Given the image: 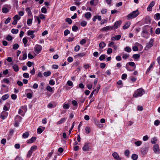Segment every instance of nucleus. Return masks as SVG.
Returning <instances> with one entry per match:
<instances>
[{
    "mask_svg": "<svg viewBox=\"0 0 160 160\" xmlns=\"http://www.w3.org/2000/svg\"><path fill=\"white\" fill-rule=\"evenodd\" d=\"M150 26L148 25H146L142 28L141 35L142 37L145 38H148L149 36V33L148 31L149 30V28Z\"/></svg>",
    "mask_w": 160,
    "mask_h": 160,
    "instance_id": "f257e3e1",
    "label": "nucleus"
},
{
    "mask_svg": "<svg viewBox=\"0 0 160 160\" xmlns=\"http://www.w3.org/2000/svg\"><path fill=\"white\" fill-rule=\"evenodd\" d=\"M139 14L138 10L137 9L136 11H133L130 13L127 16L128 20H130L136 17Z\"/></svg>",
    "mask_w": 160,
    "mask_h": 160,
    "instance_id": "f03ea898",
    "label": "nucleus"
},
{
    "mask_svg": "<svg viewBox=\"0 0 160 160\" xmlns=\"http://www.w3.org/2000/svg\"><path fill=\"white\" fill-rule=\"evenodd\" d=\"M144 91L143 89L139 88L135 91L133 96L134 98L141 97L144 93Z\"/></svg>",
    "mask_w": 160,
    "mask_h": 160,
    "instance_id": "7ed1b4c3",
    "label": "nucleus"
},
{
    "mask_svg": "<svg viewBox=\"0 0 160 160\" xmlns=\"http://www.w3.org/2000/svg\"><path fill=\"white\" fill-rule=\"evenodd\" d=\"M27 110L26 106H22L19 109L18 113L22 116H24L25 113Z\"/></svg>",
    "mask_w": 160,
    "mask_h": 160,
    "instance_id": "20e7f679",
    "label": "nucleus"
},
{
    "mask_svg": "<svg viewBox=\"0 0 160 160\" xmlns=\"http://www.w3.org/2000/svg\"><path fill=\"white\" fill-rule=\"evenodd\" d=\"M22 119V118L21 117L18 115H17L16 116L15 118V126L18 127V126L20 122Z\"/></svg>",
    "mask_w": 160,
    "mask_h": 160,
    "instance_id": "39448f33",
    "label": "nucleus"
},
{
    "mask_svg": "<svg viewBox=\"0 0 160 160\" xmlns=\"http://www.w3.org/2000/svg\"><path fill=\"white\" fill-rule=\"evenodd\" d=\"M154 42V39H151L150 42L149 43L147 44L146 46L145 49L146 50H148L150 48L152 47L153 45V42Z\"/></svg>",
    "mask_w": 160,
    "mask_h": 160,
    "instance_id": "423d86ee",
    "label": "nucleus"
},
{
    "mask_svg": "<svg viewBox=\"0 0 160 160\" xmlns=\"http://www.w3.org/2000/svg\"><path fill=\"white\" fill-rule=\"evenodd\" d=\"M42 49V46L38 44L36 45L34 48V51L37 54L39 53Z\"/></svg>",
    "mask_w": 160,
    "mask_h": 160,
    "instance_id": "0eeeda50",
    "label": "nucleus"
},
{
    "mask_svg": "<svg viewBox=\"0 0 160 160\" xmlns=\"http://www.w3.org/2000/svg\"><path fill=\"white\" fill-rule=\"evenodd\" d=\"M153 149L154 152L155 153H159L160 151L159 146L157 144H155L153 147Z\"/></svg>",
    "mask_w": 160,
    "mask_h": 160,
    "instance_id": "6e6552de",
    "label": "nucleus"
},
{
    "mask_svg": "<svg viewBox=\"0 0 160 160\" xmlns=\"http://www.w3.org/2000/svg\"><path fill=\"white\" fill-rule=\"evenodd\" d=\"M8 113L5 111H3L1 113L0 118L2 120H4L8 116Z\"/></svg>",
    "mask_w": 160,
    "mask_h": 160,
    "instance_id": "1a4fd4ad",
    "label": "nucleus"
},
{
    "mask_svg": "<svg viewBox=\"0 0 160 160\" xmlns=\"http://www.w3.org/2000/svg\"><path fill=\"white\" fill-rule=\"evenodd\" d=\"M35 32V31L29 30L28 31L27 35L28 36H31V38L33 39L35 36V35L33 34Z\"/></svg>",
    "mask_w": 160,
    "mask_h": 160,
    "instance_id": "9d476101",
    "label": "nucleus"
},
{
    "mask_svg": "<svg viewBox=\"0 0 160 160\" xmlns=\"http://www.w3.org/2000/svg\"><path fill=\"white\" fill-rule=\"evenodd\" d=\"M121 23L122 21L121 20L116 22L114 23V25L112 26L113 28H114L115 29H117L118 28L120 27Z\"/></svg>",
    "mask_w": 160,
    "mask_h": 160,
    "instance_id": "9b49d317",
    "label": "nucleus"
},
{
    "mask_svg": "<svg viewBox=\"0 0 160 160\" xmlns=\"http://www.w3.org/2000/svg\"><path fill=\"white\" fill-rule=\"evenodd\" d=\"M154 4L155 2L154 1L151 2L147 8V11H151L152 10V7L154 6Z\"/></svg>",
    "mask_w": 160,
    "mask_h": 160,
    "instance_id": "f8f14e48",
    "label": "nucleus"
},
{
    "mask_svg": "<svg viewBox=\"0 0 160 160\" xmlns=\"http://www.w3.org/2000/svg\"><path fill=\"white\" fill-rule=\"evenodd\" d=\"M89 143L88 142L86 143L82 147V150L84 151H88L89 150Z\"/></svg>",
    "mask_w": 160,
    "mask_h": 160,
    "instance_id": "ddd939ff",
    "label": "nucleus"
},
{
    "mask_svg": "<svg viewBox=\"0 0 160 160\" xmlns=\"http://www.w3.org/2000/svg\"><path fill=\"white\" fill-rule=\"evenodd\" d=\"M112 156L114 158V159L117 160H120L121 158H120L118 154L116 152H114L112 154Z\"/></svg>",
    "mask_w": 160,
    "mask_h": 160,
    "instance_id": "4468645a",
    "label": "nucleus"
},
{
    "mask_svg": "<svg viewBox=\"0 0 160 160\" xmlns=\"http://www.w3.org/2000/svg\"><path fill=\"white\" fill-rule=\"evenodd\" d=\"M113 29V26H108L104 27L102 29V31H108L110 30H112Z\"/></svg>",
    "mask_w": 160,
    "mask_h": 160,
    "instance_id": "2eb2a0df",
    "label": "nucleus"
},
{
    "mask_svg": "<svg viewBox=\"0 0 160 160\" xmlns=\"http://www.w3.org/2000/svg\"><path fill=\"white\" fill-rule=\"evenodd\" d=\"M121 38V35H120L115 36V37H112L111 38V40L112 41H115V40H118L120 39Z\"/></svg>",
    "mask_w": 160,
    "mask_h": 160,
    "instance_id": "dca6fc26",
    "label": "nucleus"
},
{
    "mask_svg": "<svg viewBox=\"0 0 160 160\" xmlns=\"http://www.w3.org/2000/svg\"><path fill=\"white\" fill-rule=\"evenodd\" d=\"M128 64L130 66L134 67V69L133 70H134L135 69V68H136V66H135V63L134 62H129L128 63ZM126 68L129 71H132V70H131L129 69L127 67H126Z\"/></svg>",
    "mask_w": 160,
    "mask_h": 160,
    "instance_id": "f3484780",
    "label": "nucleus"
},
{
    "mask_svg": "<svg viewBox=\"0 0 160 160\" xmlns=\"http://www.w3.org/2000/svg\"><path fill=\"white\" fill-rule=\"evenodd\" d=\"M130 24H131V23H130V22H126L125 23L124 25L123 26V28L124 29H126L128 28L130 26Z\"/></svg>",
    "mask_w": 160,
    "mask_h": 160,
    "instance_id": "a211bd4d",
    "label": "nucleus"
},
{
    "mask_svg": "<svg viewBox=\"0 0 160 160\" xmlns=\"http://www.w3.org/2000/svg\"><path fill=\"white\" fill-rule=\"evenodd\" d=\"M36 138L35 137H33L31 138L27 141L28 143H31L34 142L36 140Z\"/></svg>",
    "mask_w": 160,
    "mask_h": 160,
    "instance_id": "6ab92c4d",
    "label": "nucleus"
},
{
    "mask_svg": "<svg viewBox=\"0 0 160 160\" xmlns=\"http://www.w3.org/2000/svg\"><path fill=\"white\" fill-rule=\"evenodd\" d=\"M106 44L103 42H101L99 44V49H102L105 46Z\"/></svg>",
    "mask_w": 160,
    "mask_h": 160,
    "instance_id": "aec40b11",
    "label": "nucleus"
},
{
    "mask_svg": "<svg viewBox=\"0 0 160 160\" xmlns=\"http://www.w3.org/2000/svg\"><path fill=\"white\" fill-rule=\"evenodd\" d=\"M155 63L154 62H152L149 66L148 69L147 70L146 73H148L150 70L153 67Z\"/></svg>",
    "mask_w": 160,
    "mask_h": 160,
    "instance_id": "412c9836",
    "label": "nucleus"
},
{
    "mask_svg": "<svg viewBox=\"0 0 160 160\" xmlns=\"http://www.w3.org/2000/svg\"><path fill=\"white\" fill-rule=\"evenodd\" d=\"M154 19L157 20H158L160 19V14L159 13H157L154 15Z\"/></svg>",
    "mask_w": 160,
    "mask_h": 160,
    "instance_id": "4be33fe9",
    "label": "nucleus"
},
{
    "mask_svg": "<svg viewBox=\"0 0 160 160\" xmlns=\"http://www.w3.org/2000/svg\"><path fill=\"white\" fill-rule=\"evenodd\" d=\"M29 133L28 132H26L25 133H23L22 134V137L24 138H28L29 136Z\"/></svg>",
    "mask_w": 160,
    "mask_h": 160,
    "instance_id": "5701e85b",
    "label": "nucleus"
},
{
    "mask_svg": "<svg viewBox=\"0 0 160 160\" xmlns=\"http://www.w3.org/2000/svg\"><path fill=\"white\" fill-rule=\"evenodd\" d=\"M12 68L14 70L15 72H18L19 70L18 66L16 64L13 65L12 67Z\"/></svg>",
    "mask_w": 160,
    "mask_h": 160,
    "instance_id": "b1692460",
    "label": "nucleus"
},
{
    "mask_svg": "<svg viewBox=\"0 0 160 160\" xmlns=\"http://www.w3.org/2000/svg\"><path fill=\"white\" fill-rule=\"evenodd\" d=\"M66 118H62L57 123V125H59L64 122L66 120Z\"/></svg>",
    "mask_w": 160,
    "mask_h": 160,
    "instance_id": "393cba45",
    "label": "nucleus"
},
{
    "mask_svg": "<svg viewBox=\"0 0 160 160\" xmlns=\"http://www.w3.org/2000/svg\"><path fill=\"white\" fill-rule=\"evenodd\" d=\"M145 21L146 23L147 24L150 23L151 22L150 18L149 16L145 18Z\"/></svg>",
    "mask_w": 160,
    "mask_h": 160,
    "instance_id": "a878e982",
    "label": "nucleus"
},
{
    "mask_svg": "<svg viewBox=\"0 0 160 160\" xmlns=\"http://www.w3.org/2000/svg\"><path fill=\"white\" fill-rule=\"evenodd\" d=\"M91 13L90 12H88L85 14V17L87 19H89L91 17Z\"/></svg>",
    "mask_w": 160,
    "mask_h": 160,
    "instance_id": "bb28decb",
    "label": "nucleus"
},
{
    "mask_svg": "<svg viewBox=\"0 0 160 160\" xmlns=\"http://www.w3.org/2000/svg\"><path fill=\"white\" fill-rule=\"evenodd\" d=\"M148 151V149L147 148H145L142 150V153L143 155L147 153Z\"/></svg>",
    "mask_w": 160,
    "mask_h": 160,
    "instance_id": "cd10ccee",
    "label": "nucleus"
},
{
    "mask_svg": "<svg viewBox=\"0 0 160 160\" xmlns=\"http://www.w3.org/2000/svg\"><path fill=\"white\" fill-rule=\"evenodd\" d=\"M9 97L8 95V94H5L3 95L2 97V100H5L7 99Z\"/></svg>",
    "mask_w": 160,
    "mask_h": 160,
    "instance_id": "c85d7f7f",
    "label": "nucleus"
},
{
    "mask_svg": "<svg viewBox=\"0 0 160 160\" xmlns=\"http://www.w3.org/2000/svg\"><path fill=\"white\" fill-rule=\"evenodd\" d=\"M37 146H33L31 147L30 150L33 152L34 151L37 149Z\"/></svg>",
    "mask_w": 160,
    "mask_h": 160,
    "instance_id": "c756f323",
    "label": "nucleus"
},
{
    "mask_svg": "<svg viewBox=\"0 0 160 160\" xmlns=\"http://www.w3.org/2000/svg\"><path fill=\"white\" fill-rule=\"evenodd\" d=\"M132 158L133 160H136L138 158V155L136 154H133L132 155Z\"/></svg>",
    "mask_w": 160,
    "mask_h": 160,
    "instance_id": "7c9ffc66",
    "label": "nucleus"
},
{
    "mask_svg": "<svg viewBox=\"0 0 160 160\" xmlns=\"http://www.w3.org/2000/svg\"><path fill=\"white\" fill-rule=\"evenodd\" d=\"M51 74V72L50 71L46 72H44L43 75L45 77H48L50 76Z\"/></svg>",
    "mask_w": 160,
    "mask_h": 160,
    "instance_id": "2f4dec72",
    "label": "nucleus"
},
{
    "mask_svg": "<svg viewBox=\"0 0 160 160\" xmlns=\"http://www.w3.org/2000/svg\"><path fill=\"white\" fill-rule=\"evenodd\" d=\"M2 12L3 13H7L9 11V10L7 8L3 7L2 8Z\"/></svg>",
    "mask_w": 160,
    "mask_h": 160,
    "instance_id": "473e14b6",
    "label": "nucleus"
},
{
    "mask_svg": "<svg viewBox=\"0 0 160 160\" xmlns=\"http://www.w3.org/2000/svg\"><path fill=\"white\" fill-rule=\"evenodd\" d=\"M14 20H16L17 21L19 20L21 17L18 16V15H16L14 16L13 17Z\"/></svg>",
    "mask_w": 160,
    "mask_h": 160,
    "instance_id": "72a5a7b5",
    "label": "nucleus"
},
{
    "mask_svg": "<svg viewBox=\"0 0 160 160\" xmlns=\"http://www.w3.org/2000/svg\"><path fill=\"white\" fill-rule=\"evenodd\" d=\"M124 50L125 51H126L128 52H129L131 51V49L130 47L128 46V47H126L125 48Z\"/></svg>",
    "mask_w": 160,
    "mask_h": 160,
    "instance_id": "f704fd0d",
    "label": "nucleus"
},
{
    "mask_svg": "<svg viewBox=\"0 0 160 160\" xmlns=\"http://www.w3.org/2000/svg\"><path fill=\"white\" fill-rule=\"evenodd\" d=\"M106 55L105 54H102L101 55L99 58V59L100 61H102L104 60L105 58Z\"/></svg>",
    "mask_w": 160,
    "mask_h": 160,
    "instance_id": "c9c22d12",
    "label": "nucleus"
},
{
    "mask_svg": "<svg viewBox=\"0 0 160 160\" xmlns=\"http://www.w3.org/2000/svg\"><path fill=\"white\" fill-rule=\"evenodd\" d=\"M35 21H37L38 24H40L41 22V20L40 18L38 16H35Z\"/></svg>",
    "mask_w": 160,
    "mask_h": 160,
    "instance_id": "e433bc0d",
    "label": "nucleus"
},
{
    "mask_svg": "<svg viewBox=\"0 0 160 160\" xmlns=\"http://www.w3.org/2000/svg\"><path fill=\"white\" fill-rule=\"evenodd\" d=\"M142 143V142L141 141H138L135 142V144L137 146H140Z\"/></svg>",
    "mask_w": 160,
    "mask_h": 160,
    "instance_id": "4c0bfd02",
    "label": "nucleus"
},
{
    "mask_svg": "<svg viewBox=\"0 0 160 160\" xmlns=\"http://www.w3.org/2000/svg\"><path fill=\"white\" fill-rule=\"evenodd\" d=\"M46 90L48 91L52 92L53 91L52 88L50 86H48L46 87Z\"/></svg>",
    "mask_w": 160,
    "mask_h": 160,
    "instance_id": "58836bf2",
    "label": "nucleus"
},
{
    "mask_svg": "<svg viewBox=\"0 0 160 160\" xmlns=\"http://www.w3.org/2000/svg\"><path fill=\"white\" fill-rule=\"evenodd\" d=\"M27 58V54L25 53H24L23 54L22 56V59L21 58H19V59L20 60H25Z\"/></svg>",
    "mask_w": 160,
    "mask_h": 160,
    "instance_id": "ea45409f",
    "label": "nucleus"
},
{
    "mask_svg": "<svg viewBox=\"0 0 160 160\" xmlns=\"http://www.w3.org/2000/svg\"><path fill=\"white\" fill-rule=\"evenodd\" d=\"M11 32L13 34H17L18 32V30L17 29H12L11 30Z\"/></svg>",
    "mask_w": 160,
    "mask_h": 160,
    "instance_id": "a19ab883",
    "label": "nucleus"
},
{
    "mask_svg": "<svg viewBox=\"0 0 160 160\" xmlns=\"http://www.w3.org/2000/svg\"><path fill=\"white\" fill-rule=\"evenodd\" d=\"M124 153L126 156L128 157L130 154V151L128 150H126L124 152Z\"/></svg>",
    "mask_w": 160,
    "mask_h": 160,
    "instance_id": "79ce46f5",
    "label": "nucleus"
},
{
    "mask_svg": "<svg viewBox=\"0 0 160 160\" xmlns=\"http://www.w3.org/2000/svg\"><path fill=\"white\" fill-rule=\"evenodd\" d=\"M86 55V54L84 52H82L80 53H78V55H76V56L79 57H83Z\"/></svg>",
    "mask_w": 160,
    "mask_h": 160,
    "instance_id": "37998d69",
    "label": "nucleus"
},
{
    "mask_svg": "<svg viewBox=\"0 0 160 160\" xmlns=\"http://www.w3.org/2000/svg\"><path fill=\"white\" fill-rule=\"evenodd\" d=\"M41 11L42 12L44 13H46L47 12V10L44 7H43L42 8Z\"/></svg>",
    "mask_w": 160,
    "mask_h": 160,
    "instance_id": "c03bdc74",
    "label": "nucleus"
},
{
    "mask_svg": "<svg viewBox=\"0 0 160 160\" xmlns=\"http://www.w3.org/2000/svg\"><path fill=\"white\" fill-rule=\"evenodd\" d=\"M19 47V45L17 43H15L13 45V48L14 50H16Z\"/></svg>",
    "mask_w": 160,
    "mask_h": 160,
    "instance_id": "a18cd8bd",
    "label": "nucleus"
},
{
    "mask_svg": "<svg viewBox=\"0 0 160 160\" xmlns=\"http://www.w3.org/2000/svg\"><path fill=\"white\" fill-rule=\"evenodd\" d=\"M11 18H10L8 17V18L5 20V24H7L8 23H9L11 21Z\"/></svg>",
    "mask_w": 160,
    "mask_h": 160,
    "instance_id": "49530a36",
    "label": "nucleus"
},
{
    "mask_svg": "<svg viewBox=\"0 0 160 160\" xmlns=\"http://www.w3.org/2000/svg\"><path fill=\"white\" fill-rule=\"evenodd\" d=\"M66 21L68 22L69 24H70L72 23V21L70 18H66Z\"/></svg>",
    "mask_w": 160,
    "mask_h": 160,
    "instance_id": "de8ad7c7",
    "label": "nucleus"
},
{
    "mask_svg": "<svg viewBox=\"0 0 160 160\" xmlns=\"http://www.w3.org/2000/svg\"><path fill=\"white\" fill-rule=\"evenodd\" d=\"M67 84L70 86L73 87V85L72 82L70 80H68L67 82Z\"/></svg>",
    "mask_w": 160,
    "mask_h": 160,
    "instance_id": "09e8293b",
    "label": "nucleus"
},
{
    "mask_svg": "<svg viewBox=\"0 0 160 160\" xmlns=\"http://www.w3.org/2000/svg\"><path fill=\"white\" fill-rule=\"evenodd\" d=\"M72 29L73 31L76 32L78 30V27L77 26H73L72 28Z\"/></svg>",
    "mask_w": 160,
    "mask_h": 160,
    "instance_id": "8fccbe9b",
    "label": "nucleus"
},
{
    "mask_svg": "<svg viewBox=\"0 0 160 160\" xmlns=\"http://www.w3.org/2000/svg\"><path fill=\"white\" fill-rule=\"evenodd\" d=\"M85 131L86 133L87 134L89 133L90 131V128L89 127H87L85 128Z\"/></svg>",
    "mask_w": 160,
    "mask_h": 160,
    "instance_id": "3c124183",
    "label": "nucleus"
},
{
    "mask_svg": "<svg viewBox=\"0 0 160 160\" xmlns=\"http://www.w3.org/2000/svg\"><path fill=\"white\" fill-rule=\"evenodd\" d=\"M140 57V55L139 54H134L133 56V57L135 59H138Z\"/></svg>",
    "mask_w": 160,
    "mask_h": 160,
    "instance_id": "603ef678",
    "label": "nucleus"
},
{
    "mask_svg": "<svg viewBox=\"0 0 160 160\" xmlns=\"http://www.w3.org/2000/svg\"><path fill=\"white\" fill-rule=\"evenodd\" d=\"M87 24V22L85 21H82L81 23V25L83 27L85 26Z\"/></svg>",
    "mask_w": 160,
    "mask_h": 160,
    "instance_id": "864d4df0",
    "label": "nucleus"
},
{
    "mask_svg": "<svg viewBox=\"0 0 160 160\" xmlns=\"http://www.w3.org/2000/svg\"><path fill=\"white\" fill-rule=\"evenodd\" d=\"M160 122L158 120H156L154 122V124L156 126H158L160 124Z\"/></svg>",
    "mask_w": 160,
    "mask_h": 160,
    "instance_id": "5fc2aeb1",
    "label": "nucleus"
},
{
    "mask_svg": "<svg viewBox=\"0 0 160 160\" xmlns=\"http://www.w3.org/2000/svg\"><path fill=\"white\" fill-rule=\"evenodd\" d=\"M23 76L26 78H29V74L28 73H24L23 74Z\"/></svg>",
    "mask_w": 160,
    "mask_h": 160,
    "instance_id": "6e6d98bb",
    "label": "nucleus"
},
{
    "mask_svg": "<svg viewBox=\"0 0 160 160\" xmlns=\"http://www.w3.org/2000/svg\"><path fill=\"white\" fill-rule=\"evenodd\" d=\"M43 131V130L40 127H39L37 129V132L38 133L40 134Z\"/></svg>",
    "mask_w": 160,
    "mask_h": 160,
    "instance_id": "4d7b16f0",
    "label": "nucleus"
},
{
    "mask_svg": "<svg viewBox=\"0 0 160 160\" xmlns=\"http://www.w3.org/2000/svg\"><path fill=\"white\" fill-rule=\"evenodd\" d=\"M6 39L8 41H11L12 39V37L11 36L8 35Z\"/></svg>",
    "mask_w": 160,
    "mask_h": 160,
    "instance_id": "13d9d810",
    "label": "nucleus"
},
{
    "mask_svg": "<svg viewBox=\"0 0 160 160\" xmlns=\"http://www.w3.org/2000/svg\"><path fill=\"white\" fill-rule=\"evenodd\" d=\"M157 141V139L155 138H154L152 139L151 142L152 144H155Z\"/></svg>",
    "mask_w": 160,
    "mask_h": 160,
    "instance_id": "bf43d9fd",
    "label": "nucleus"
},
{
    "mask_svg": "<svg viewBox=\"0 0 160 160\" xmlns=\"http://www.w3.org/2000/svg\"><path fill=\"white\" fill-rule=\"evenodd\" d=\"M22 41H23V42L25 46V45L27 44V42L28 41V40L27 38L25 37L23 38L22 39Z\"/></svg>",
    "mask_w": 160,
    "mask_h": 160,
    "instance_id": "052dcab7",
    "label": "nucleus"
},
{
    "mask_svg": "<svg viewBox=\"0 0 160 160\" xmlns=\"http://www.w3.org/2000/svg\"><path fill=\"white\" fill-rule=\"evenodd\" d=\"M86 41L85 39H82L80 42V43L81 45H83L86 43Z\"/></svg>",
    "mask_w": 160,
    "mask_h": 160,
    "instance_id": "680f3d73",
    "label": "nucleus"
},
{
    "mask_svg": "<svg viewBox=\"0 0 160 160\" xmlns=\"http://www.w3.org/2000/svg\"><path fill=\"white\" fill-rule=\"evenodd\" d=\"M124 59H126L129 58V55L127 54H123L122 57Z\"/></svg>",
    "mask_w": 160,
    "mask_h": 160,
    "instance_id": "e2e57ef3",
    "label": "nucleus"
},
{
    "mask_svg": "<svg viewBox=\"0 0 160 160\" xmlns=\"http://www.w3.org/2000/svg\"><path fill=\"white\" fill-rule=\"evenodd\" d=\"M32 22V19H29L27 20V23L28 25L31 24Z\"/></svg>",
    "mask_w": 160,
    "mask_h": 160,
    "instance_id": "0e129e2a",
    "label": "nucleus"
},
{
    "mask_svg": "<svg viewBox=\"0 0 160 160\" xmlns=\"http://www.w3.org/2000/svg\"><path fill=\"white\" fill-rule=\"evenodd\" d=\"M70 33V31L68 30L67 29L65 30L64 32V35L65 36H67L68 34Z\"/></svg>",
    "mask_w": 160,
    "mask_h": 160,
    "instance_id": "69168bd1",
    "label": "nucleus"
},
{
    "mask_svg": "<svg viewBox=\"0 0 160 160\" xmlns=\"http://www.w3.org/2000/svg\"><path fill=\"white\" fill-rule=\"evenodd\" d=\"M69 107L68 104H65L63 106V108L65 109H68L69 108Z\"/></svg>",
    "mask_w": 160,
    "mask_h": 160,
    "instance_id": "338daca9",
    "label": "nucleus"
},
{
    "mask_svg": "<svg viewBox=\"0 0 160 160\" xmlns=\"http://www.w3.org/2000/svg\"><path fill=\"white\" fill-rule=\"evenodd\" d=\"M155 33L157 34H159L160 33V28H158L156 29Z\"/></svg>",
    "mask_w": 160,
    "mask_h": 160,
    "instance_id": "774afa93",
    "label": "nucleus"
}]
</instances>
